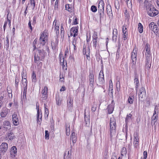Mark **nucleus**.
<instances>
[{
    "instance_id": "a18cd8bd",
    "label": "nucleus",
    "mask_w": 159,
    "mask_h": 159,
    "mask_svg": "<svg viewBox=\"0 0 159 159\" xmlns=\"http://www.w3.org/2000/svg\"><path fill=\"white\" fill-rule=\"evenodd\" d=\"M45 139H48L49 138V135L48 132V130H45Z\"/></svg>"
},
{
    "instance_id": "423d86ee",
    "label": "nucleus",
    "mask_w": 159,
    "mask_h": 159,
    "mask_svg": "<svg viewBox=\"0 0 159 159\" xmlns=\"http://www.w3.org/2000/svg\"><path fill=\"white\" fill-rule=\"evenodd\" d=\"M146 97L145 89L144 87H141L139 93V99L142 101H143Z\"/></svg>"
},
{
    "instance_id": "49530a36",
    "label": "nucleus",
    "mask_w": 159,
    "mask_h": 159,
    "mask_svg": "<svg viewBox=\"0 0 159 159\" xmlns=\"http://www.w3.org/2000/svg\"><path fill=\"white\" fill-rule=\"evenodd\" d=\"M19 82V77L16 76L15 79V84L16 87H17L18 85V83Z\"/></svg>"
},
{
    "instance_id": "c756f323",
    "label": "nucleus",
    "mask_w": 159,
    "mask_h": 159,
    "mask_svg": "<svg viewBox=\"0 0 159 159\" xmlns=\"http://www.w3.org/2000/svg\"><path fill=\"white\" fill-rule=\"evenodd\" d=\"M158 117V114H156V111H155L153 113V116L152 118V120L154 121V122H155L157 120Z\"/></svg>"
},
{
    "instance_id": "7ed1b4c3",
    "label": "nucleus",
    "mask_w": 159,
    "mask_h": 159,
    "mask_svg": "<svg viewBox=\"0 0 159 159\" xmlns=\"http://www.w3.org/2000/svg\"><path fill=\"white\" fill-rule=\"evenodd\" d=\"M116 121L114 117H111L110 120V135L111 139L116 134Z\"/></svg>"
},
{
    "instance_id": "0eeeda50",
    "label": "nucleus",
    "mask_w": 159,
    "mask_h": 159,
    "mask_svg": "<svg viewBox=\"0 0 159 159\" xmlns=\"http://www.w3.org/2000/svg\"><path fill=\"white\" fill-rule=\"evenodd\" d=\"M149 29L152 30L157 36L159 35L158 28L157 25H154V22L151 23L149 25Z\"/></svg>"
},
{
    "instance_id": "6ab92c4d",
    "label": "nucleus",
    "mask_w": 159,
    "mask_h": 159,
    "mask_svg": "<svg viewBox=\"0 0 159 159\" xmlns=\"http://www.w3.org/2000/svg\"><path fill=\"white\" fill-rule=\"evenodd\" d=\"M2 126L6 129H9L11 127V124L8 121L5 120L3 122Z\"/></svg>"
},
{
    "instance_id": "6e6552de",
    "label": "nucleus",
    "mask_w": 159,
    "mask_h": 159,
    "mask_svg": "<svg viewBox=\"0 0 159 159\" xmlns=\"http://www.w3.org/2000/svg\"><path fill=\"white\" fill-rule=\"evenodd\" d=\"M105 82L103 71H100L98 76V85H102Z\"/></svg>"
},
{
    "instance_id": "aec40b11",
    "label": "nucleus",
    "mask_w": 159,
    "mask_h": 159,
    "mask_svg": "<svg viewBox=\"0 0 159 159\" xmlns=\"http://www.w3.org/2000/svg\"><path fill=\"white\" fill-rule=\"evenodd\" d=\"M59 57H60V61L61 63H62L63 65V69H66L67 66H65V65H64V57H63L62 55L61 54H60ZM66 65H67V63L66 62Z\"/></svg>"
},
{
    "instance_id": "9b49d317",
    "label": "nucleus",
    "mask_w": 159,
    "mask_h": 159,
    "mask_svg": "<svg viewBox=\"0 0 159 159\" xmlns=\"http://www.w3.org/2000/svg\"><path fill=\"white\" fill-rule=\"evenodd\" d=\"M89 85L93 89L94 83V75L93 73H90L89 76Z\"/></svg>"
},
{
    "instance_id": "39448f33",
    "label": "nucleus",
    "mask_w": 159,
    "mask_h": 159,
    "mask_svg": "<svg viewBox=\"0 0 159 159\" xmlns=\"http://www.w3.org/2000/svg\"><path fill=\"white\" fill-rule=\"evenodd\" d=\"M47 39V35L46 33H43L41 35L39 39V43L37 45L38 48H40L43 46L46 43Z\"/></svg>"
},
{
    "instance_id": "ddd939ff",
    "label": "nucleus",
    "mask_w": 159,
    "mask_h": 159,
    "mask_svg": "<svg viewBox=\"0 0 159 159\" xmlns=\"http://www.w3.org/2000/svg\"><path fill=\"white\" fill-rule=\"evenodd\" d=\"M48 88L47 86H44L43 89L41 93L42 95L41 97L43 98V100H46L48 97Z\"/></svg>"
},
{
    "instance_id": "338daca9",
    "label": "nucleus",
    "mask_w": 159,
    "mask_h": 159,
    "mask_svg": "<svg viewBox=\"0 0 159 159\" xmlns=\"http://www.w3.org/2000/svg\"><path fill=\"white\" fill-rule=\"evenodd\" d=\"M113 90H111L110 89V88H109V95H111L112 96H113Z\"/></svg>"
},
{
    "instance_id": "3c124183",
    "label": "nucleus",
    "mask_w": 159,
    "mask_h": 159,
    "mask_svg": "<svg viewBox=\"0 0 159 159\" xmlns=\"http://www.w3.org/2000/svg\"><path fill=\"white\" fill-rule=\"evenodd\" d=\"M113 35L117 36L118 32L117 30L116 29H114L113 31Z\"/></svg>"
},
{
    "instance_id": "864d4df0",
    "label": "nucleus",
    "mask_w": 159,
    "mask_h": 159,
    "mask_svg": "<svg viewBox=\"0 0 159 159\" xmlns=\"http://www.w3.org/2000/svg\"><path fill=\"white\" fill-rule=\"evenodd\" d=\"M127 36V33L126 31H125V32L123 33V38L124 40H125L126 39Z\"/></svg>"
},
{
    "instance_id": "473e14b6",
    "label": "nucleus",
    "mask_w": 159,
    "mask_h": 159,
    "mask_svg": "<svg viewBox=\"0 0 159 159\" xmlns=\"http://www.w3.org/2000/svg\"><path fill=\"white\" fill-rule=\"evenodd\" d=\"M138 28L139 32L140 33H142L143 32V27L141 23H139Z\"/></svg>"
},
{
    "instance_id": "cd10ccee",
    "label": "nucleus",
    "mask_w": 159,
    "mask_h": 159,
    "mask_svg": "<svg viewBox=\"0 0 159 159\" xmlns=\"http://www.w3.org/2000/svg\"><path fill=\"white\" fill-rule=\"evenodd\" d=\"M104 3L102 0H101L99 1L98 3V8H104Z\"/></svg>"
},
{
    "instance_id": "4be33fe9",
    "label": "nucleus",
    "mask_w": 159,
    "mask_h": 159,
    "mask_svg": "<svg viewBox=\"0 0 159 159\" xmlns=\"http://www.w3.org/2000/svg\"><path fill=\"white\" fill-rule=\"evenodd\" d=\"M70 101L67 103V107L68 108L69 110H71L73 107V100H71V98H70Z\"/></svg>"
},
{
    "instance_id": "680f3d73",
    "label": "nucleus",
    "mask_w": 159,
    "mask_h": 159,
    "mask_svg": "<svg viewBox=\"0 0 159 159\" xmlns=\"http://www.w3.org/2000/svg\"><path fill=\"white\" fill-rule=\"evenodd\" d=\"M97 107L95 105H93V107L92 108V111L93 112H94L96 109Z\"/></svg>"
},
{
    "instance_id": "79ce46f5",
    "label": "nucleus",
    "mask_w": 159,
    "mask_h": 159,
    "mask_svg": "<svg viewBox=\"0 0 159 159\" xmlns=\"http://www.w3.org/2000/svg\"><path fill=\"white\" fill-rule=\"evenodd\" d=\"M37 39H35L33 43V47H34V48L33 49V51H34V50H35L36 49V45L37 44Z\"/></svg>"
},
{
    "instance_id": "c03bdc74",
    "label": "nucleus",
    "mask_w": 159,
    "mask_h": 159,
    "mask_svg": "<svg viewBox=\"0 0 159 159\" xmlns=\"http://www.w3.org/2000/svg\"><path fill=\"white\" fill-rule=\"evenodd\" d=\"M91 10L93 12H95L97 11V7L94 5H93L91 7Z\"/></svg>"
},
{
    "instance_id": "a19ab883",
    "label": "nucleus",
    "mask_w": 159,
    "mask_h": 159,
    "mask_svg": "<svg viewBox=\"0 0 159 159\" xmlns=\"http://www.w3.org/2000/svg\"><path fill=\"white\" fill-rule=\"evenodd\" d=\"M133 97H129L128 98V102L130 104H132L133 103L134 99Z\"/></svg>"
},
{
    "instance_id": "e2e57ef3",
    "label": "nucleus",
    "mask_w": 159,
    "mask_h": 159,
    "mask_svg": "<svg viewBox=\"0 0 159 159\" xmlns=\"http://www.w3.org/2000/svg\"><path fill=\"white\" fill-rule=\"evenodd\" d=\"M117 36L113 35L112 37V40L113 41L116 42L117 39Z\"/></svg>"
},
{
    "instance_id": "0e129e2a",
    "label": "nucleus",
    "mask_w": 159,
    "mask_h": 159,
    "mask_svg": "<svg viewBox=\"0 0 159 159\" xmlns=\"http://www.w3.org/2000/svg\"><path fill=\"white\" fill-rule=\"evenodd\" d=\"M135 1H137V4L138 5V3H139V5L141 3H142L143 0H134Z\"/></svg>"
},
{
    "instance_id": "dca6fc26",
    "label": "nucleus",
    "mask_w": 159,
    "mask_h": 159,
    "mask_svg": "<svg viewBox=\"0 0 159 159\" xmlns=\"http://www.w3.org/2000/svg\"><path fill=\"white\" fill-rule=\"evenodd\" d=\"M37 52L39 54V56L41 58V60L43 61L44 59L45 56L47 53L43 49L38 50Z\"/></svg>"
},
{
    "instance_id": "09e8293b",
    "label": "nucleus",
    "mask_w": 159,
    "mask_h": 159,
    "mask_svg": "<svg viewBox=\"0 0 159 159\" xmlns=\"http://www.w3.org/2000/svg\"><path fill=\"white\" fill-rule=\"evenodd\" d=\"M99 15H100V17H99V19H100V21L101 22V20L102 19L104 16V13H99Z\"/></svg>"
},
{
    "instance_id": "f3484780",
    "label": "nucleus",
    "mask_w": 159,
    "mask_h": 159,
    "mask_svg": "<svg viewBox=\"0 0 159 159\" xmlns=\"http://www.w3.org/2000/svg\"><path fill=\"white\" fill-rule=\"evenodd\" d=\"M12 118L13 124L15 125H17L19 123V121L16 113H14L12 115Z\"/></svg>"
},
{
    "instance_id": "1a4fd4ad",
    "label": "nucleus",
    "mask_w": 159,
    "mask_h": 159,
    "mask_svg": "<svg viewBox=\"0 0 159 159\" xmlns=\"http://www.w3.org/2000/svg\"><path fill=\"white\" fill-rule=\"evenodd\" d=\"M78 27L72 28L70 30V36H68L69 37L70 36H73L75 37L78 35Z\"/></svg>"
},
{
    "instance_id": "c85d7f7f",
    "label": "nucleus",
    "mask_w": 159,
    "mask_h": 159,
    "mask_svg": "<svg viewBox=\"0 0 159 159\" xmlns=\"http://www.w3.org/2000/svg\"><path fill=\"white\" fill-rule=\"evenodd\" d=\"M66 134L67 136H69L70 134V125L68 124L66 125Z\"/></svg>"
},
{
    "instance_id": "2eb2a0df",
    "label": "nucleus",
    "mask_w": 159,
    "mask_h": 159,
    "mask_svg": "<svg viewBox=\"0 0 159 159\" xmlns=\"http://www.w3.org/2000/svg\"><path fill=\"white\" fill-rule=\"evenodd\" d=\"M137 56V51L136 50H134V49L132 53L131 56L132 63L134 65L136 63Z\"/></svg>"
},
{
    "instance_id": "8fccbe9b",
    "label": "nucleus",
    "mask_w": 159,
    "mask_h": 159,
    "mask_svg": "<svg viewBox=\"0 0 159 159\" xmlns=\"http://www.w3.org/2000/svg\"><path fill=\"white\" fill-rule=\"evenodd\" d=\"M116 90L118 92L120 90V84L119 81L116 83Z\"/></svg>"
},
{
    "instance_id": "603ef678",
    "label": "nucleus",
    "mask_w": 159,
    "mask_h": 159,
    "mask_svg": "<svg viewBox=\"0 0 159 159\" xmlns=\"http://www.w3.org/2000/svg\"><path fill=\"white\" fill-rule=\"evenodd\" d=\"M5 43L6 47L8 48L9 46V42L8 38L7 37H6Z\"/></svg>"
},
{
    "instance_id": "a878e982",
    "label": "nucleus",
    "mask_w": 159,
    "mask_h": 159,
    "mask_svg": "<svg viewBox=\"0 0 159 159\" xmlns=\"http://www.w3.org/2000/svg\"><path fill=\"white\" fill-rule=\"evenodd\" d=\"M41 60V58L39 56V54H35L34 56V61L35 63H38L39 61Z\"/></svg>"
},
{
    "instance_id": "58836bf2",
    "label": "nucleus",
    "mask_w": 159,
    "mask_h": 159,
    "mask_svg": "<svg viewBox=\"0 0 159 159\" xmlns=\"http://www.w3.org/2000/svg\"><path fill=\"white\" fill-rule=\"evenodd\" d=\"M113 111V108L111 106H108V111L109 114H111Z\"/></svg>"
},
{
    "instance_id": "7c9ffc66",
    "label": "nucleus",
    "mask_w": 159,
    "mask_h": 159,
    "mask_svg": "<svg viewBox=\"0 0 159 159\" xmlns=\"http://www.w3.org/2000/svg\"><path fill=\"white\" fill-rule=\"evenodd\" d=\"M89 51H90L89 48L88 52L87 53V54L86 53V47H85V48L84 47V48H83V54L84 55H86V56H87V59H88V57H89V58L90 57L89 56Z\"/></svg>"
},
{
    "instance_id": "774afa93",
    "label": "nucleus",
    "mask_w": 159,
    "mask_h": 159,
    "mask_svg": "<svg viewBox=\"0 0 159 159\" xmlns=\"http://www.w3.org/2000/svg\"><path fill=\"white\" fill-rule=\"evenodd\" d=\"M111 159H117V157H116L115 153H114L112 155Z\"/></svg>"
},
{
    "instance_id": "13d9d810",
    "label": "nucleus",
    "mask_w": 159,
    "mask_h": 159,
    "mask_svg": "<svg viewBox=\"0 0 159 159\" xmlns=\"http://www.w3.org/2000/svg\"><path fill=\"white\" fill-rule=\"evenodd\" d=\"M7 113L6 112H2L1 114V116L2 117H4L6 116Z\"/></svg>"
},
{
    "instance_id": "4d7b16f0",
    "label": "nucleus",
    "mask_w": 159,
    "mask_h": 159,
    "mask_svg": "<svg viewBox=\"0 0 159 159\" xmlns=\"http://www.w3.org/2000/svg\"><path fill=\"white\" fill-rule=\"evenodd\" d=\"M143 159H146L147 156V152L146 151H144L143 152Z\"/></svg>"
},
{
    "instance_id": "a211bd4d",
    "label": "nucleus",
    "mask_w": 159,
    "mask_h": 159,
    "mask_svg": "<svg viewBox=\"0 0 159 159\" xmlns=\"http://www.w3.org/2000/svg\"><path fill=\"white\" fill-rule=\"evenodd\" d=\"M15 138L14 134L12 132L7 133L6 134V139H9L11 141L12 140Z\"/></svg>"
},
{
    "instance_id": "37998d69",
    "label": "nucleus",
    "mask_w": 159,
    "mask_h": 159,
    "mask_svg": "<svg viewBox=\"0 0 159 159\" xmlns=\"http://www.w3.org/2000/svg\"><path fill=\"white\" fill-rule=\"evenodd\" d=\"M55 26V30L56 31V34L57 35H58V34H59V26Z\"/></svg>"
},
{
    "instance_id": "4c0bfd02",
    "label": "nucleus",
    "mask_w": 159,
    "mask_h": 159,
    "mask_svg": "<svg viewBox=\"0 0 159 159\" xmlns=\"http://www.w3.org/2000/svg\"><path fill=\"white\" fill-rule=\"evenodd\" d=\"M36 107L37 109V120L38 122L39 120V118L40 114V112L39 111V106H38L36 104Z\"/></svg>"
},
{
    "instance_id": "412c9836",
    "label": "nucleus",
    "mask_w": 159,
    "mask_h": 159,
    "mask_svg": "<svg viewBox=\"0 0 159 159\" xmlns=\"http://www.w3.org/2000/svg\"><path fill=\"white\" fill-rule=\"evenodd\" d=\"M70 139L72 141L73 143H75L76 141V137L75 136V133L73 132L71 134Z\"/></svg>"
},
{
    "instance_id": "de8ad7c7",
    "label": "nucleus",
    "mask_w": 159,
    "mask_h": 159,
    "mask_svg": "<svg viewBox=\"0 0 159 159\" xmlns=\"http://www.w3.org/2000/svg\"><path fill=\"white\" fill-rule=\"evenodd\" d=\"M56 99L57 105H60L61 104L62 100L60 99L59 98H58L57 97H56Z\"/></svg>"
},
{
    "instance_id": "393cba45",
    "label": "nucleus",
    "mask_w": 159,
    "mask_h": 159,
    "mask_svg": "<svg viewBox=\"0 0 159 159\" xmlns=\"http://www.w3.org/2000/svg\"><path fill=\"white\" fill-rule=\"evenodd\" d=\"M44 107L45 108V117L48 118L49 113L48 109L47 108V105L44 103Z\"/></svg>"
},
{
    "instance_id": "69168bd1",
    "label": "nucleus",
    "mask_w": 159,
    "mask_h": 159,
    "mask_svg": "<svg viewBox=\"0 0 159 159\" xmlns=\"http://www.w3.org/2000/svg\"><path fill=\"white\" fill-rule=\"evenodd\" d=\"M77 18L76 17H75V19L74 20V21L73 24L77 25L78 24L77 21Z\"/></svg>"
},
{
    "instance_id": "9d476101",
    "label": "nucleus",
    "mask_w": 159,
    "mask_h": 159,
    "mask_svg": "<svg viewBox=\"0 0 159 159\" xmlns=\"http://www.w3.org/2000/svg\"><path fill=\"white\" fill-rule=\"evenodd\" d=\"M98 35L96 33H94L93 36V40L91 42V44L92 45L94 48L96 49L97 45Z\"/></svg>"
},
{
    "instance_id": "20e7f679",
    "label": "nucleus",
    "mask_w": 159,
    "mask_h": 159,
    "mask_svg": "<svg viewBox=\"0 0 159 159\" xmlns=\"http://www.w3.org/2000/svg\"><path fill=\"white\" fill-rule=\"evenodd\" d=\"M24 72L23 71L21 73L22 77V82L24 86L23 87V98L26 99V92L27 86V82L26 80V75L24 74Z\"/></svg>"
},
{
    "instance_id": "5fc2aeb1",
    "label": "nucleus",
    "mask_w": 159,
    "mask_h": 159,
    "mask_svg": "<svg viewBox=\"0 0 159 159\" xmlns=\"http://www.w3.org/2000/svg\"><path fill=\"white\" fill-rule=\"evenodd\" d=\"M28 26L29 27L30 29L31 30L30 32H31L32 31L33 28L31 25V21L30 20H29V23H28Z\"/></svg>"
},
{
    "instance_id": "052dcab7",
    "label": "nucleus",
    "mask_w": 159,
    "mask_h": 159,
    "mask_svg": "<svg viewBox=\"0 0 159 159\" xmlns=\"http://www.w3.org/2000/svg\"><path fill=\"white\" fill-rule=\"evenodd\" d=\"M66 153H65L64 156V159H71L70 156H66Z\"/></svg>"
},
{
    "instance_id": "ea45409f",
    "label": "nucleus",
    "mask_w": 159,
    "mask_h": 159,
    "mask_svg": "<svg viewBox=\"0 0 159 159\" xmlns=\"http://www.w3.org/2000/svg\"><path fill=\"white\" fill-rule=\"evenodd\" d=\"M30 5L32 6V9L34 10V7H35V3L34 1V0H30Z\"/></svg>"
},
{
    "instance_id": "2f4dec72",
    "label": "nucleus",
    "mask_w": 159,
    "mask_h": 159,
    "mask_svg": "<svg viewBox=\"0 0 159 159\" xmlns=\"http://www.w3.org/2000/svg\"><path fill=\"white\" fill-rule=\"evenodd\" d=\"M17 152V148L16 146H13L11 147V153H14L15 154H16Z\"/></svg>"
},
{
    "instance_id": "c9c22d12",
    "label": "nucleus",
    "mask_w": 159,
    "mask_h": 159,
    "mask_svg": "<svg viewBox=\"0 0 159 159\" xmlns=\"http://www.w3.org/2000/svg\"><path fill=\"white\" fill-rule=\"evenodd\" d=\"M124 1L126 2V4L128 7H132V0H124Z\"/></svg>"
},
{
    "instance_id": "72a5a7b5",
    "label": "nucleus",
    "mask_w": 159,
    "mask_h": 159,
    "mask_svg": "<svg viewBox=\"0 0 159 159\" xmlns=\"http://www.w3.org/2000/svg\"><path fill=\"white\" fill-rule=\"evenodd\" d=\"M132 116V115L130 113L125 118V122L126 124L128 123L129 120H130Z\"/></svg>"
},
{
    "instance_id": "4468645a",
    "label": "nucleus",
    "mask_w": 159,
    "mask_h": 159,
    "mask_svg": "<svg viewBox=\"0 0 159 159\" xmlns=\"http://www.w3.org/2000/svg\"><path fill=\"white\" fill-rule=\"evenodd\" d=\"M7 21L5 22L4 26H3V28L4 30H5L6 27L7 26V25H8V26L10 27L11 26V15L10 14H9V13L8 14L7 16Z\"/></svg>"
},
{
    "instance_id": "6e6d98bb",
    "label": "nucleus",
    "mask_w": 159,
    "mask_h": 159,
    "mask_svg": "<svg viewBox=\"0 0 159 159\" xmlns=\"http://www.w3.org/2000/svg\"><path fill=\"white\" fill-rule=\"evenodd\" d=\"M65 8L66 10H68V11H70V6L69 4H66L65 5Z\"/></svg>"
},
{
    "instance_id": "bb28decb",
    "label": "nucleus",
    "mask_w": 159,
    "mask_h": 159,
    "mask_svg": "<svg viewBox=\"0 0 159 159\" xmlns=\"http://www.w3.org/2000/svg\"><path fill=\"white\" fill-rule=\"evenodd\" d=\"M134 83H138L139 82V76L136 71H135L134 74Z\"/></svg>"
},
{
    "instance_id": "bf43d9fd",
    "label": "nucleus",
    "mask_w": 159,
    "mask_h": 159,
    "mask_svg": "<svg viewBox=\"0 0 159 159\" xmlns=\"http://www.w3.org/2000/svg\"><path fill=\"white\" fill-rule=\"evenodd\" d=\"M98 13H102L104 12V8H98Z\"/></svg>"
},
{
    "instance_id": "f8f14e48",
    "label": "nucleus",
    "mask_w": 159,
    "mask_h": 159,
    "mask_svg": "<svg viewBox=\"0 0 159 159\" xmlns=\"http://www.w3.org/2000/svg\"><path fill=\"white\" fill-rule=\"evenodd\" d=\"M8 144L7 143H3L0 146V152L4 153L7 151Z\"/></svg>"
},
{
    "instance_id": "f704fd0d",
    "label": "nucleus",
    "mask_w": 159,
    "mask_h": 159,
    "mask_svg": "<svg viewBox=\"0 0 159 159\" xmlns=\"http://www.w3.org/2000/svg\"><path fill=\"white\" fill-rule=\"evenodd\" d=\"M32 81L35 82L36 81L35 72L33 71L32 75Z\"/></svg>"
},
{
    "instance_id": "5701e85b",
    "label": "nucleus",
    "mask_w": 159,
    "mask_h": 159,
    "mask_svg": "<svg viewBox=\"0 0 159 159\" xmlns=\"http://www.w3.org/2000/svg\"><path fill=\"white\" fill-rule=\"evenodd\" d=\"M107 14L109 16H111L112 14L111 7L109 4H108L107 6Z\"/></svg>"
},
{
    "instance_id": "e433bc0d",
    "label": "nucleus",
    "mask_w": 159,
    "mask_h": 159,
    "mask_svg": "<svg viewBox=\"0 0 159 159\" xmlns=\"http://www.w3.org/2000/svg\"><path fill=\"white\" fill-rule=\"evenodd\" d=\"M115 6L116 8L119 9L120 8V4L118 0H116L115 2Z\"/></svg>"
},
{
    "instance_id": "b1692460",
    "label": "nucleus",
    "mask_w": 159,
    "mask_h": 159,
    "mask_svg": "<svg viewBox=\"0 0 159 159\" xmlns=\"http://www.w3.org/2000/svg\"><path fill=\"white\" fill-rule=\"evenodd\" d=\"M139 138L138 137L134 136V146L135 148H137L138 146Z\"/></svg>"
},
{
    "instance_id": "f03ea898",
    "label": "nucleus",
    "mask_w": 159,
    "mask_h": 159,
    "mask_svg": "<svg viewBox=\"0 0 159 159\" xmlns=\"http://www.w3.org/2000/svg\"><path fill=\"white\" fill-rule=\"evenodd\" d=\"M143 54L145 52L146 56V67L149 70L151 67V64H150L151 58V53L149 45L148 43H147L145 46L144 49L143 51Z\"/></svg>"
},
{
    "instance_id": "f257e3e1",
    "label": "nucleus",
    "mask_w": 159,
    "mask_h": 159,
    "mask_svg": "<svg viewBox=\"0 0 159 159\" xmlns=\"http://www.w3.org/2000/svg\"><path fill=\"white\" fill-rule=\"evenodd\" d=\"M152 2L149 0H146L144 3V8L147 11L148 14L151 16H154L158 13L153 5Z\"/></svg>"
}]
</instances>
